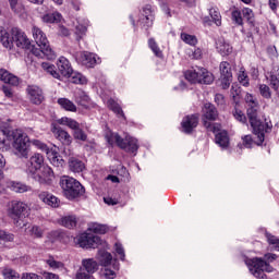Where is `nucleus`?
<instances>
[{"label":"nucleus","instance_id":"9d476101","mask_svg":"<svg viewBox=\"0 0 279 279\" xmlns=\"http://www.w3.org/2000/svg\"><path fill=\"white\" fill-rule=\"evenodd\" d=\"M74 243L83 250H96V247H99L104 243V240L99 235L84 232L74 239Z\"/></svg>","mask_w":279,"mask_h":279},{"label":"nucleus","instance_id":"4c0bfd02","mask_svg":"<svg viewBox=\"0 0 279 279\" xmlns=\"http://www.w3.org/2000/svg\"><path fill=\"white\" fill-rule=\"evenodd\" d=\"M44 23H60L62 21V14L54 12V13H47L43 16Z\"/></svg>","mask_w":279,"mask_h":279},{"label":"nucleus","instance_id":"4be33fe9","mask_svg":"<svg viewBox=\"0 0 279 279\" xmlns=\"http://www.w3.org/2000/svg\"><path fill=\"white\" fill-rule=\"evenodd\" d=\"M215 134V143L219 145L222 149H228L230 147V135L228 131L221 130L217 131Z\"/></svg>","mask_w":279,"mask_h":279},{"label":"nucleus","instance_id":"ea45409f","mask_svg":"<svg viewBox=\"0 0 279 279\" xmlns=\"http://www.w3.org/2000/svg\"><path fill=\"white\" fill-rule=\"evenodd\" d=\"M75 101L78 104V106H82L83 108H86L88 104H90V97L86 95V93L81 92L75 96Z\"/></svg>","mask_w":279,"mask_h":279},{"label":"nucleus","instance_id":"f3484780","mask_svg":"<svg viewBox=\"0 0 279 279\" xmlns=\"http://www.w3.org/2000/svg\"><path fill=\"white\" fill-rule=\"evenodd\" d=\"M45 165V157L39 153H35L26 163V172L32 175L33 173H38Z\"/></svg>","mask_w":279,"mask_h":279},{"label":"nucleus","instance_id":"3c124183","mask_svg":"<svg viewBox=\"0 0 279 279\" xmlns=\"http://www.w3.org/2000/svg\"><path fill=\"white\" fill-rule=\"evenodd\" d=\"M238 82L247 88L250 86V76H247V73L245 71H240L239 76H238Z\"/></svg>","mask_w":279,"mask_h":279},{"label":"nucleus","instance_id":"aec40b11","mask_svg":"<svg viewBox=\"0 0 279 279\" xmlns=\"http://www.w3.org/2000/svg\"><path fill=\"white\" fill-rule=\"evenodd\" d=\"M38 198L50 208H60V198L49 192H40Z\"/></svg>","mask_w":279,"mask_h":279},{"label":"nucleus","instance_id":"6ab92c4d","mask_svg":"<svg viewBox=\"0 0 279 279\" xmlns=\"http://www.w3.org/2000/svg\"><path fill=\"white\" fill-rule=\"evenodd\" d=\"M100 59L97 57L96 53L93 52H81L80 57H78V62L80 64H82L83 66H86V69H95V66H97L98 62Z\"/></svg>","mask_w":279,"mask_h":279},{"label":"nucleus","instance_id":"20e7f679","mask_svg":"<svg viewBox=\"0 0 279 279\" xmlns=\"http://www.w3.org/2000/svg\"><path fill=\"white\" fill-rule=\"evenodd\" d=\"M59 186H61L63 197L69 202H75V199L84 197L86 193V187L77 179L69 175L61 177Z\"/></svg>","mask_w":279,"mask_h":279},{"label":"nucleus","instance_id":"864d4df0","mask_svg":"<svg viewBox=\"0 0 279 279\" xmlns=\"http://www.w3.org/2000/svg\"><path fill=\"white\" fill-rule=\"evenodd\" d=\"M50 162L53 167H63L64 165V159H62V156L58 155L56 153L52 158L50 159Z\"/></svg>","mask_w":279,"mask_h":279},{"label":"nucleus","instance_id":"0e129e2a","mask_svg":"<svg viewBox=\"0 0 279 279\" xmlns=\"http://www.w3.org/2000/svg\"><path fill=\"white\" fill-rule=\"evenodd\" d=\"M265 260H267V263H274V260H278V255L276 253H266L264 255Z\"/></svg>","mask_w":279,"mask_h":279},{"label":"nucleus","instance_id":"680f3d73","mask_svg":"<svg viewBox=\"0 0 279 279\" xmlns=\"http://www.w3.org/2000/svg\"><path fill=\"white\" fill-rule=\"evenodd\" d=\"M118 175L125 180L130 179V172L128 171L126 167H121L120 170L118 171Z\"/></svg>","mask_w":279,"mask_h":279},{"label":"nucleus","instance_id":"412c9836","mask_svg":"<svg viewBox=\"0 0 279 279\" xmlns=\"http://www.w3.org/2000/svg\"><path fill=\"white\" fill-rule=\"evenodd\" d=\"M29 100L35 106H40L45 101L43 89L38 86H28Z\"/></svg>","mask_w":279,"mask_h":279},{"label":"nucleus","instance_id":"09e8293b","mask_svg":"<svg viewBox=\"0 0 279 279\" xmlns=\"http://www.w3.org/2000/svg\"><path fill=\"white\" fill-rule=\"evenodd\" d=\"M112 263V254H110L109 252H102L100 254V265H102V267H108L109 265H111Z\"/></svg>","mask_w":279,"mask_h":279},{"label":"nucleus","instance_id":"6e6d98bb","mask_svg":"<svg viewBox=\"0 0 279 279\" xmlns=\"http://www.w3.org/2000/svg\"><path fill=\"white\" fill-rule=\"evenodd\" d=\"M46 263L48 266L51 267V269H60L61 267H64V264L62 262L54 260L53 257H49Z\"/></svg>","mask_w":279,"mask_h":279},{"label":"nucleus","instance_id":"f03ea898","mask_svg":"<svg viewBox=\"0 0 279 279\" xmlns=\"http://www.w3.org/2000/svg\"><path fill=\"white\" fill-rule=\"evenodd\" d=\"M3 137H0V151H10L13 149L26 158L29 148V136L21 129H10L8 126L1 130Z\"/></svg>","mask_w":279,"mask_h":279},{"label":"nucleus","instance_id":"4468645a","mask_svg":"<svg viewBox=\"0 0 279 279\" xmlns=\"http://www.w3.org/2000/svg\"><path fill=\"white\" fill-rule=\"evenodd\" d=\"M31 178L35 180V182H39V184H46L47 186H51L53 184V170L49 167H43L37 172L31 174Z\"/></svg>","mask_w":279,"mask_h":279},{"label":"nucleus","instance_id":"7ed1b4c3","mask_svg":"<svg viewBox=\"0 0 279 279\" xmlns=\"http://www.w3.org/2000/svg\"><path fill=\"white\" fill-rule=\"evenodd\" d=\"M0 43L5 49H14V45L19 49H32V41L27 37V34L19 27H12L10 33L5 27L0 26Z\"/></svg>","mask_w":279,"mask_h":279},{"label":"nucleus","instance_id":"9b49d317","mask_svg":"<svg viewBox=\"0 0 279 279\" xmlns=\"http://www.w3.org/2000/svg\"><path fill=\"white\" fill-rule=\"evenodd\" d=\"M83 268L76 272V279H95L92 274H95L99 269V264L93 259H83L82 260Z\"/></svg>","mask_w":279,"mask_h":279},{"label":"nucleus","instance_id":"1a4fd4ad","mask_svg":"<svg viewBox=\"0 0 279 279\" xmlns=\"http://www.w3.org/2000/svg\"><path fill=\"white\" fill-rule=\"evenodd\" d=\"M185 80L191 84L210 85L215 82V75L206 68L196 66V69L187 70L185 72Z\"/></svg>","mask_w":279,"mask_h":279},{"label":"nucleus","instance_id":"49530a36","mask_svg":"<svg viewBox=\"0 0 279 279\" xmlns=\"http://www.w3.org/2000/svg\"><path fill=\"white\" fill-rule=\"evenodd\" d=\"M31 236L34 239H43L45 236V229L34 225L29 230Z\"/></svg>","mask_w":279,"mask_h":279},{"label":"nucleus","instance_id":"2eb2a0df","mask_svg":"<svg viewBox=\"0 0 279 279\" xmlns=\"http://www.w3.org/2000/svg\"><path fill=\"white\" fill-rule=\"evenodd\" d=\"M32 34L36 45L43 46L48 57L53 58V53L51 52V46H49V39H47V35L45 34V32H43V29L38 26H33Z\"/></svg>","mask_w":279,"mask_h":279},{"label":"nucleus","instance_id":"c9c22d12","mask_svg":"<svg viewBox=\"0 0 279 279\" xmlns=\"http://www.w3.org/2000/svg\"><path fill=\"white\" fill-rule=\"evenodd\" d=\"M270 86L274 90H278L279 88V66H275L270 72Z\"/></svg>","mask_w":279,"mask_h":279},{"label":"nucleus","instance_id":"8fccbe9b","mask_svg":"<svg viewBox=\"0 0 279 279\" xmlns=\"http://www.w3.org/2000/svg\"><path fill=\"white\" fill-rule=\"evenodd\" d=\"M2 274H3L4 279H19V278H21V275H19V272H16V270H14L12 268H5Z\"/></svg>","mask_w":279,"mask_h":279},{"label":"nucleus","instance_id":"72a5a7b5","mask_svg":"<svg viewBox=\"0 0 279 279\" xmlns=\"http://www.w3.org/2000/svg\"><path fill=\"white\" fill-rule=\"evenodd\" d=\"M216 49L220 52V56H230L232 53V46L222 40L217 43Z\"/></svg>","mask_w":279,"mask_h":279},{"label":"nucleus","instance_id":"774afa93","mask_svg":"<svg viewBox=\"0 0 279 279\" xmlns=\"http://www.w3.org/2000/svg\"><path fill=\"white\" fill-rule=\"evenodd\" d=\"M43 277H44L45 279H60V276H59V275H56V274H53V272H48V271H45V272L43 274Z\"/></svg>","mask_w":279,"mask_h":279},{"label":"nucleus","instance_id":"338daca9","mask_svg":"<svg viewBox=\"0 0 279 279\" xmlns=\"http://www.w3.org/2000/svg\"><path fill=\"white\" fill-rule=\"evenodd\" d=\"M268 5L272 12H277L279 8V0H268Z\"/></svg>","mask_w":279,"mask_h":279},{"label":"nucleus","instance_id":"423d86ee","mask_svg":"<svg viewBox=\"0 0 279 279\" xmlns=\"http://www.w3.org/2000/svg\"><path fill=\"white\" fill-rule=\"evenodd\" d=\"M106 141L111 147L117 144V147L123 149V151H126V154H136V151H138V140L130 135L121 137L119 133H109L106 135Z\"/></svg>","mask_w":279,"mask_h":279},{"label":"nucleus","instance_id":"13d9d810","mask_svg":"<svg viewBox=\"0 0 279 279\" xmlns=\"http://www.w3.org/2000/svg\"><path fill=\"white\" fill-rule=\"evenodd\" d=\"M233 117L234 119H236V121H240V123H247V118L245 117V113H243V111L239 109L234 110Z\"/></svg>","mask_w":279,"mask_h":279},{"label":"nucleus","instance_id":"69168bd1","mask_svg":"<svg viewBox=\"0 0 279 279\" xmlns=\"http://www.w3.org/2000/svg\"><path fill=\"white\" fill-rule=\"evenodd\" d=\"M104 202L108 206H117V204H119V199L118 198H112L110 196L104 197Z\"/></svg>","mask_w":279,"mask_h":279},{"label":"nucleus","instance_id":"7c9ffc66","mask_svg":"<svg viewBox=\"0 0 279 279\" xmlns=\"http://www.w3.org/2000/svg\"><path fill=\"white\" fill-rule=\"evenodd\" d=\"M61 226L68 228L69 230H73L77 226V217L75 216H65L61 218Z\"/></svg>","mask_w":279,"mask_h":279},{"label":"nucleus","instance_id":"58836bf2","mask_svg":"<svg viewBox=\"0 0 279 279\" xmlns=\"http://www.w3.org/2000/svg\"><path fill=\"white\" fill-rule=\"evenodd\" d=\"M71 82L72 84H88V80L86 78V76H84L82 73L80 72H74L72 70V74H71Z\"/></svg>","mask_w":279,"mask_h":279},{"label":"nucleus","instance_id":"c85d7f7f","mask_svg":"<svg viewBox=\"0 0 279 279\" xmlns=\"http://www.w3.org/2000/svg\"><path fill=\"white\" fill-rule=\"evenodd\" d=\"M57 104L62 110H65V112H77V106L69 98H58Z\"/></svg>","mask_w":279,"mask_h":279},{"label":"nucleus","instance_id":"c756f323","mask_svg":"<svg viewBox=\"0 0 279 279\" xmlns=\"http://www.w3.org/2000/svg\"><path fill=\"white\" fill-rule=\"evenodd\" d=\"M107 106H108L109 110H111V112L117 114V117H119V118L121 117L122 119H125V113L123 112L121 105H119V102H117L114 99L110 98L107 101Z\"/></svg>","mask_w":279,"mask_h":279},{"label":"nucleus","instance_id":"2f4dec72","mask_svg":"<svg viewBox=\"0 0 279 279\" xmlns=\"http://www.w3.org/2000/svg\"><path fill=\"white\" fill-rule=\"evenodd\" d=\"M138 16L156 20V11H154L151 4H146L140 10Z\"/></svg>","mask_w":279,"mask_h":279},{"label":"nucleus","instance_id":"79ce46f5","mask_svg":"<svg viewBox=\"0 0 279 279\" xmlns=\"http://www.w3.org/2000/svg\"><path fill=\"white\" fill-rule=\"evenodd\" d=\"M90 232H94V234H106L108 232V226L106 225H99V223H93L89 227Z\"/></svg>","mask_w":279,"mask_h":279},{"label":"nucleus","instance_id":"ddd939ff","mask_svg":"<svg viewBox=\"0 0 279 279\" xmlns=\"http://www.w3.org/2000/svg\"><path fill=\"white\" fill-rule=\"evenodd\" d=\"M220 71V86L222 90H228L230 88V84H232V65H230V62L222 61L219 65Z\"/></svg>","mask_w":279,"mask_h":279},{"label":"nucleus","instance_id":"052dcab7","mask_svg":"<svg viewBox=\"0 0 279 279\" xmlns=\"http://www.w3.org/2000/svg\"><path fill=\"white\" fill-rule=\"evenodd\" d=\"M1 90L9 99H12V97H14V93L12 92V87L10 85H3L1 87Z\"/></svg>","mask_w":279,"mask_h":279},{"label":"nucleus","instance_id":"e2e57ef3","mask_svg":"<svg viewBox=\"0 0 279 279\" xmlns=\"http://www.w3.org/2000/svg\"><path fill=\"white\" fill-rule=\"evenodd\" d=\"M21 279H43V277L34 272H23Z\"/></svg>","mask_w":279,"mask_h":279},{"label":"nucleus","instance_id":"a211bd4d","mask_svg":"<svg viewBox=\"0 0 279 279\" xmlns=\"http://www.w3.org/2000/svg\"><path fill=\"white\" fill-rule=\"evenodd\" d=\"M52 134H53L54 138H57V141H59L61 143V145H62V147H64V149L71 147V145L73 144V137L71 136L69 131H66L60 126H54L52 129Z\"/></svg>","mask_w":279,"mask_h":279},{"label":"nucleus","instance_id":"f257e3e1","mask_svg":"<svg viewBox=\"0 0 279 279\" xmlns=\"http://www.w3.org/2000/svg\"><path fill=\"white\" fill-rule=\"evenodd\" d=\"M246 104H248V108L246 111L248 123L252 128V133L257 136V141L254 142L252 135L242 136V145L246 149H252V145H263L265 143V134L274 128L271 120H267L265 116L258 114V102L254 100V96L250 95L246 97Z\"/></svg>","mask_w":279,"mask_h":279},{"label":"nucleus","instance_id":"4d7b16f0","mask_svg":"<svg viewBox=\"0 0 279 279\" xmlns=\"http://www.w3.org/2000/svg\"><path fill=\"white\" fill-rule=\"evenodd\" d=\"M259 93L265 99H271V89H269V86L265 84L260 85Z\"/></svg>","mask_w":279,"mask_h":279},{"label":"nucleus","instance_id":"a19ab883","mask_svg":"<svg viewBox=\"0 0 279 279\" xmlns=\"http://www.w3.org/2000/svg\"><path fill=\"white\" fill-rule=\"evenodd\" d=\"M265 236L267 239V243L272 245L275 252H279V238L269 232H266Z\"/></svg>","mask_w":279,"mask_h":279},{"label":"nucleus","instance_id":"f704fd0d","mask_svg":"<svg viewBox=\"0 0 279 279\" xmlns=\"http://www.w3.org/2000/svg\"><path fill=\"white\" fill-rule=\"evenodd\" d=\"M180 38L183 43H185V45H190V47H196L198 43L197 36L189 33H181Z\"/></svg>","mask_w":279,"mask_h":279},{"label":"nucleus","instance_id":"de8ad7c7","mask_svg":"<svg viewBox=\"0 0 279 279\" xmlns=\"http://www.w3.org/2000/svg\"><path fill=\"white\" fill-rule=\"evenodd\" d=\"M0 241L3 243H14V233L0 229Z\"/></svg>","mask_w":279,"mask_h":279},{"label":"nucleus","instance_id":"f8f14e48","mask_svg":"<svg viewBox=\"0 0 279 279\" xmlns=\"http://www.w3.org/2000/svg\"><path fill=\"white\" fill-rule=\"evenodd\" d=\"M27 204L21 201H13L9 207V217L19 225L21 219H25V217H27Z\"/></svg>","mask_w":279,"mask_h":279},{"label":"nucleus","instance_id":"603ef678","mask_svg":"<svg viewBox=\"0 0 279 279\" xmlns=\"http://www.w3.org/2000/svg\"><path fill=\"white\" fill-rule=\"evenodd\" d=\"M9 4L14 14H21L23 12V5L19 3V0H9Z\"/></svg>","mask_w":279,"mask_h":279},{"label":"nucleus","instance_id":"5701e85b","mask_svg":"<svg viewBox=\"0 0 279 279\" xmlns=\"http://www.w3.org/2000/svg\"><path fill=\"white\" fill-rule=\"evenodd\" d=\"M243 17L247 21L250 27L253 28L255 34H260V28L256 26V21L254 20V11L250 8H244L242 10Z\"/></svg>","mask_w":279,"mask_h":279},{"label":"nucleus","instance_id":"39448f33","mask_svg":"<svg viewBox=\"0 0 279 279\" xmlns=\"http://www.w3.org/2000/svg\"><path fill=\"white\" fill-rule=\"evenodd\" d=\"M57 68L56 65L49 62L41 63V69H44L46 73H49V75L54 77V80H62V77H71V74H73V66L71 65V61H69V59H66L65 57H60L58 59Z\"/></svg>","mask_w":279,"mask_h":279},{"label":"nucleus","instance_id":"6e6552de","mask_svg":"<svg viewBox=\"0 0 279 279\" xmlns=\"http://www.w3.org/2000/svg\"><path fill=\"white\" fill-rule=\"evenodd\" d=\"M219 119V111L217 107L210 102H206L203 107V118L202 123L205 128L206 132H211L213 134H217L221 130V123L210 122L217 121Z\"/></svg>","mask_w":279,"mask_h":279},{"label":"nucleus","instance_id":"e433bc0d","mask_svg":"<svg viewBox=\"0 0 279 279\" xmlns=\"http://www.w3.org/2000/svg\"><path fill=\"white\" fill-rule=\"evenodd\" d=\"M148 47L150 51L156 56V58H163L162 50H160V47L158 46V43H156L155 38L148 39Z\"/></svg>","mask_w":279,"mask_h":279},{"label":"nucleus","instance_id":"cd10ccee","mask_svg":"<svg viewBox=\"0 0 279 279\" xmlns=\"http://www.w3.org/2000/svg\"><path fill=\"white\" fill-rule=\"evenodd\" d=\"M7 186L14 193H27L32 191V186L22 182H16V181L9 182Z\"/></svg>","mask_w":279,"mask_h":279},{"label":"nucleus","instance_id":"bb28decb","mask_svg":"<svg viewBox=\"0 0 279 279\" xmlns=\"http://www.w3.org/2000/svg\"><path fill=\"white\" fill-rule=\"evenodd\" d=\"M69 167L73 173H82L86 169V163L78 158L72 157L69 159Z\"/></svg>","mask_w":279,"mask_h":279},{"label":"nucleus","instance_id":"dca6fc26","mask_svg":"<svg viewBox=\"0 0 279 279\" xmlns=\"http://www.w3.org/2000/svg\"><path fill=\"white\" fill-rule=\"evenodd\" d=\"M199 125V113H192L185 116L181 121V132L183 134H193L195 129Z\"/></svg>","mask_w":279,"mask_h":279},{"label":"nucleus","instance_id":"a878e982","mask_svg":"<svg viewBox=\"0 0 279 279\" xmlns=\"http://www.w3.org/2000/svg\"><path fill=\"white\" fill-rule=\"evenodd\" d=\"M39 48L33 47L31 45V51L33 53V56H36V58H46L47 60H56V52L53 51V49H51V53L52 57H49V54L47 53V50H45V48L40 45H37Z\"/></svg>","mask_w":279,"mask_h":279},{"label":"nucleus","instance_id":"b1692460","mask_svg":"<svg viewBox=\"0 0 279 279\" xmlns=\"http://www.w3.org/2000/svg\"><path fill=\"white\" fill-rule=\"evenodd\" d=\"M0 81L10 86H19V78L5 69H0Z\"/></svg>","mask_w":279,"mask_h":279},{"label":"nucleus","instance_id":"37998d69","mask_svg":"<svg viewBox=\"0 0 279 279\" xmlns=\"http://www.w3.org/2000/svg\"><path fill=\"white\" fill-rule=\"evenodd\" d=\"M209 15L213 19V23H215L217 27H221V13L219 12V10L211 8L209 10Z\"/></svg>","mask_w":279,"mask_h":279},{"label":"nucleus","instance_id":"473e14b6","mask_svg":"<svg viewBox=\"0 0 279 279\" xmlns=\"http://www.w3.org/2000/svg\"><path fill=\"white\" fill-rule=\"evenodd\" d=\"M59 123L61 125H66V128L73 130L74 132L80 128V122H77L73 118L63 117L60 119Z\"/></svg>","mask_w":279,"mask_h":279},{"label":"nucleus","instance_id":"393cba45","mask_svg":"<svg viewBox=\"0 0 279 279\" xmlns=\"http://www.w3.org/2000/svg\"><path fill=\"white\" fill-rule=\"evenodd\" d=\"M154 21L151 17L138 16L137 25H140L141 29H144L147 37L151 35L149 29L154 27Z\"/></svg>","mask_w":279,"mask_h":279},{"label":"nucleus","instance_id":"5fc2aeb1","mask_svg":"<svg viewBox=\"0 0 279 279\" xmlns=\"http://www.w3.org/2000/svg\"><path fill=\"white\" fill-rule=\"evenodd\" d=\"M231 19L234 21L236 25H243V16L241 15V11L234 10L231 13Z\"/></svg>","mask_w":279,"mask_h":279},{"label":"nucleus","instance_id":"bf43d9fd","mask_svg":"<svg viewBox=\"0 0 279 279\" xmlns=\"http://www.w3.org/2000/svg\"><path fill=\"white\" fill-rule=\"evenodd\" d=\"M117 255L120 256V260H125V250L123 248V244L116 243L114 244Z\"/></svg>","mask_w":279,"mask_h":279},{"label":"nucleus","instance_id":"0eeeda50","mask_svg":"<svg viewBox=\"0 0 279 279\" xmlns=\"http://www.w3.org/2000/svg\"><path fill=\"white\" fill-rule=\"evenodd\" d=\"M245 265L247 266L252 276L257 279H267V274H274L275 271L274 266L262 257H246Z\"/></svg>","mask_w":279,"mask_h":279},{"label":"nucleus","instance_id":"c03bdc74","mask_svg":"<svg viewBox=\"0 0 279 279\" xmlns=\"http://www.w3.org/2000/svg\"><path fill=\"white\" fill-rule=\"evenodd\" d=\"M73 138L74 141H82V143H86V141H88V135L78 126V129L73 131Z\"/></svg>","mask_w":279,"mask_h":279},{"label":"nucleus","instance_id":"a18cd8bd","mask_svg":"<svg viewBox=\"0 0 279 279\" xmlns=\"http://www.w3.org/2000/svg\"><path fill=\"white\" fill-rule=\"evenodd\" d=\"M31 143L34 145V147H36L37 149H40V151H44L45 154H49V151H50L49 146H47V144H45L40 140L29 141L28 142V147H29Z\"/></svg>","mask_w":279,"mask_h":279}]
</instances>
